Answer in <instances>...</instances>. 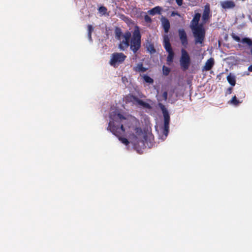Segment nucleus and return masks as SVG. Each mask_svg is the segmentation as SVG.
<instances>
[{
	"label": "nucleus",
	"instance_id": "1",
	"mask_svg": "<svg viewBox=\"0 0 252 252\" xmlns=\"http://www.w3.org/2000/svg\"><path fill=\"white\" fill-rule=\"evenodd\" d=\"M200 17L201 14L199 13H195L189 25L196 44H202L205 37L206 32L204 24L203 23L199 24Z\"/></svg>",
	"mask_w": 252,
	"mask_h": 252
},
{
	"label": "nucleus",
	"instance_id": "2",
	"mask_svg": "<svg viewBox=\"0 0 252 252\" xmlns=\"http://www.w3.org/2000/svg\"><path fill=\"white\" fill-rule=\"evenodd\" d=\"M141 35L137 27L135 29L132 33V37L130 39V49L136 54L137 52L140 49L141 46Z\"/></svg>",
	"mask_w": 252,
	"mask_h": 252
},
{
	"label": "nucleus",
	"instance_id": "3",
	"mask_svg": "<svg viewBox=\"0 0 252 252\" xmlns=\"http://www.w3.org/2000/svg\"><path fill=\"white\" fill-rule=\"evenodd\" d=\"M159 107L162 111L164 117V126L163 128V134L166 137L169 131L170 116L165 106L161 103L158 104Z\"/></svg>",
	"mask_w": 252,
	"mask_h": 252
},
{
	"label": "nucleus",
	"instance_id": "4",
	"mask_svg": "<svg viewBox=\"0 0 252 252\" xmlns=\"http://www.w3.org/2000/svg\"><path fill=\"white\" fill-rule=\"evenodd\" d=\"M126 58V56L123 53H114L111 54L109 64L114 67H118L123 63Z\"/></svg>",
	"mask_w": 252,
	"mask_h": 252
},
{
	"label": "nucleus",
	"instance_id": "5",
	"mask_svg": "<svg viewBox=\"0 0 252 252\" xmlns=\"http://www.w3.org/2000/svg\"><path fill=\"white\" fill-rule=\"evenodd\" d=\"M181 68L184 71L188 70L190 64V58L185 49H181V56L180 59Z\"/></svg>",
	"mask_w": 252,
	"mask_h": 252
},
{
	"label": "nucleus",
	"instance_id": "6",
	"mask_svg": "<svg viewBox=\"0 0 252 252\" xmlns=\"http://www.w3.org/2000/svg\"><path fill=\"white\" fill-rule=\"evenodd\" d=\"M111 124V122H110L108 124L107 130H110L117 137H119V136L123 135L125 133V129L123 125H121V126L119 127L114 125L112 126Z\"/></svg>",
	"mask_w": 252,
	"mask_h": 252
},
{
	"label": "nucleus",
	"instance_id": "7",
	"mask_svg": "<svg viewBox=\"0 0 252 252\" xmlns=\"http://www.w3.org/2000/svg\"><path fill=\"white\" fill-rule=\"evenodd\" d=\"M131 33L127 31L123 35L124 40L121 41L119 44V48L121 51H125L129 46V39L131 37Z\"/></svg>",
	"mask_w": 252,
	"mask_h": 252
},
{
	"label": "nucleus",
	"instance_id": "8",
	"mask_svg": "<svg viewBox=\"0 0 252 252\" xmlns=\"http://www.w3.org/2000/svg\"><path fill=\"white\" fill-rule=\"evenodd\" d=\"M179 36L182 45L185 47H187L188 44L187 35L185 31L182 29L178 30Z\"/></svg>",
	"mask_w": 252,
	"mask_h": 252
},
{
	"label": "nucleus",
	"instance_id": "9",
	"mask_svg": "<svg viewBox=\"0 0 252 252\" xmlns=\"http://www.w3.org/2000/svg\"><path fill=\"white\" fill-rule=\"evenodd\" d=\"M129 100L131 102H136L138 104L143 106L144 108L150 109L151 108L150 105L147 102H144L141 99H140L134 95H131L129 97Z\"/></svg>",
	"mask_w": 252,
	"mask_h": 252
},
{
	"label": "nucleus",
	"instance_id": "10",
	"mask_svg": "<svg viewBox=\"0 0 252 252\" xmlns=\"http://www.w3.org/2000/svg\"><path fill=\"white\" fill-rule=\"evenodd\" d=\"M220 5L225 10L233 9L236 6L235 2L232 0L221 1Z\"/></svg>",
	"mask_w": 252,
	"mask_h": 252
},
{
	"label": "nucleus",
	"instance_id": "11",
	"mask_svg": "<svg viewBox=\"0 0 252 252\" xmlns=\"http://www.w3.org/2000/svg\"><path fill=\"white\" fill-rule=\"evenodd\" d=\"M210 4L209 3H207L204 6V9L202 17L203 24H205L208 21L210 17L211 16V15H210Z\"/></svg>",
	"mask_w": 252,
	"mask_h": 252
},
{
	"label": "nucleus",
	"instance_id": "12",
	"mask_svg": "<svg viewBox=\"0 0 252 252\" xmlns=\"http://www.w3.org/2000/svg\"><path fill=\"white\" fill-rule=\"evenodd\" d=\"M163 46L166 52L173 51L171 44L170 43V39L167 35L164 36Z\"/></svg>",
	"mask_w": 252,
	"mask_h": 252
},
{
	"label": "nucleus",
	"instance_id": "13",
	"mask_svg": "<svg viewBox=\"0 0 252 252\" xmlns=\"http://www.w3.org/2000/svg\"><path fill=\"white\" fill-rule=\"evenodd\" d=\"M161 21L164 32L167 33L170 28L169 21L166 17H162L161 18Z\"/></svg>",
	"mask_w": 252,
	"mask_h": 252
},
{
	"label": "nucleus",
	"instance_id": "14",
	"mask_svg": "<svg viewBox=\"0 0 252 252\" xmlns=\"http://www.w3.org/2000/svg\"><path fill=\"white\" fill-rule=\"evenodd\" d=\"M215 62L213 58H211L208 59L203 67V71H209L211 70L214 65Z\"/></svg>",
	"mask_w": 252,
	"mask_h": 252
},
{
	"label": "nucleus",
	"instance_id": "15",
	"mask_svg": "<svg viewBox=\"0 0 252 252\" xmlns=\"http://www.w3.org/2000/svg\"><path fill=\"white\" fill-rule=\"evenodd\" d=\"M133 70L138 72H144L147 70V68L143 66L142 63H139L133 67Z\"/></svg>",
	"mask_w": 252,
	"mask_h": 252
},
{
	"label": "nucleus",
	"instance_id": "16",
	"mask_svg": "<svg viewBox=\"0 0 252 252\" xmlns=\"http://www.w3.org/2000/svg\"><path fill=\"white\" fill-rule=\"evenodd\" d=\"M162 8L159 6H156L148 11V13L151 15H154L156 14H160Z\"/></svg>",
	"mask_w": 252,
	"mask_h": 252
},
{
	"label": "nucleus",
	"instance_id": "17",
	"mask_svg": "<svg viewBox=\"0 0 252 252\" xmlns=\"http://www.w3.org/2000/svg\"><path fill=\"white\" fill-rule=\"evenodd\" d=\"M147 50L151 54H153L156 53V50L155 48L154 45L151 42H149L146 45Z\"/></svg>",
	"mask_w": 252,
	"mask_h": 252
},
{
	"label": "nucleus",
	"instance_id": "18",
	"mask_svg": "<svg viewBox=\"0 0 252 252\" xmlns=\"http://www.w3.org/2000/svg\"><path fill=\"white\" fill-rule=\"evenodd\" d=\"M227 80L231 86H234L235 85V84H236L235 77L234 75H231V73H230L227 76Z\"/></svg>",
	"mask_w": 252,
	"mask_h": 252
},
{
	"label": "nucleus",
	"instance_id": "19",
	"mask_svg": "<svg viewBox=\"0 0 252 252\" xmlns=\"http://www.w3.org/2000/svg\"><path fill=\"white\" fill-rule=\"evenodd\" d=\"M168 53V56L167 57V62L169 64L171 63H172L173 61V59L174 57V53L173 51H171L169 52H167Z\"/></svg>",
	"mask_w": 252,
	"mask_h": 252
},
{
	"label": "nucleus",
	"instance_id": "20",
	"mask_svg": "<svg viewBox=\"0 0 252 252\" xmlns=\"http://www.w3.org/2000/svg\"><path fill=\"white\" fill-rule=\"evenodd\" d=\"M241 42L243 43H245L248 45V46L251 48H252V40L248 37L243 38Z\"/></svg>",
	"mask_w": 252,
	"mask_h": 252
},
{
	"label": "nucleus",
	"instance_id": "21",
	"mask_svg": "<svg viewBox=\"0 0 252 252\" xmlns=\"http://www.w3.org/2000/svg\"><path fill=\"white\" fill-rule=\"evenodd\" d=\"M115 33L116 38L118 40H120L121 36L123 35H122L121 29L120 28H117L115 29Z\"/></svg>",
	"mask_w": 252,
	"mask_h": 252
},
{
	"label": "nucleus",
	"instance_id": "22",
	"mask_svg": "<svg viewBox=\"0 0 252 252\" xmlns=\"http://www.w3.org/2000/svg\"><path fill=\"white\" fill-rule=\"evenodd\" d=\"M230 102L235 105H237L239 103H242V100L240 101L239 100L237 99L236 96L234 95L230 100Z\"/></svg>",
	"mask_w": 252,
	"mask_h": 252
},
{
	"label": "nucleus",
	"instance_id": "23",
	"mask_svg": "<svg viewBox=\"0 0 252 252\" xmlns=\"http://www.w3.org/2000/svg\"><path fill=\"white\" fill-rule=\"evenodd\" d=\"M171 70H170V68L165 66V65H163V67H162V72H163V74L165 75V76H167L170 72Z\"/></svg>",
	"mask_w": 252,
	"mask_h": 252
},
{
	"label": "nucleus",
	"instance_id": "24",
	"mask_svg": "<svg viewBox=\"0 0 252 252\" xmlns=\"http://www.w3.org/2000/svg\"><path fill=\"white\" fill-rule=\"evenodd\" d=\"M134 131L136 134V135L138 136H141L143 133V131L141 128L139 127H135L134 129Z\"/></svg>",
	"mask_w": 252,
	"mask_h": 252
},
{
	"label": "nucleus",
	"instance_id": "25",
	"mask_svg": "<svg viewBox=\"0 0 252 252\" xmlns=\"http://www.w3.org/2000/svg\"><path fill=\"white\" fill-rule=\"evenodd\" d=\"M144 81L149 83H153L154 82L153 79L148 75H144Z\"/></svg>",
	"mask_w": 252,
	"mask_h": 252
},
{
	"label": "nucleus",
	"instance_id": "26",
	"mask_svg": "<svg viewBox=\"0 0 252 252\" xmlns=\"http://www.w3.org/2000/svg\"><path fill=\"white\" fill-rule=\"evenodd\" d=\"M118 137L119 140H120L123 143H124L126 145H127L129 144V142L126 138L122 137L121 136H119V137Z\"/></svg>",
	"mask_w": 252,
	"mask_h": 252
},
{
	"label": "nucleus",
	"instance_id": "27",
	"mask_svg": "<svg viewBox=\"0 0 252 252\" xmlns=\"http://www.w3.org/2000/svg\"><path fill=\"white\" fill-rule=\"evenodd\" d=\"M98 11L100 13H102V14L104 15L106 14L107 9L106 7L101 6L99 7Z\"/></svg>",
	"mask_w": 252,
	"mask_h": 252
},
{
	"label": "nucleus",
	"instance_id": "28",
	"mask_svg": "<svg viewBox=\"0 0 252 252\" xmlns=\"http://www.w3.org/2000/svg\"><path fill=\"white\" fill-rule=\"evenodd\" d=\"M231 36L232 38L236 41L237 42H240L242 40H241V38L239 36L236 35L235 33H232Z\"/></svg>",
	"mask_w": 252,
	"mask_h": 252
},
{
	"label": "nucleus",
	"instance_id": "29",
	"mask_svg": "<svg viewBox=\"0 0 252 252\" xmlns=\"http://www.w3.org/2000/svg\"><path fill=\"white\" fill-rule=\"evenodd\" d=\"M144 20L147 23H151L152 21L151 17L148 15H145L144 16Z\"/></svg>",
	"mask_w": 252,
	"mask_h": 252
},
{
	"label": "nucleus",
	"instance_id": "30",
	"mask_svg": "<svg viewBox=\"0 0 252 252\" xmlns=\"http://www.w3.org/2000/svg\"><path fill=\"white\" fill-rule=\"evenodd\" d=\"M237 95L241 98H243L245 97V93L243 91L241 90L239 92L238 94H237Z\"/></svg>",
	"mask_w": 252,
	"mask_h": 252
},
{
	"label": "nucleus",
	"instance_id": "31",
	"mask_svg": "<svg viewBox=\"0 0 252 252\" xmlns=\"http://www.w3.org/2000/svg\"><path fill=\"white\" fill-rule=\"evenodd\" d=\"M88 33H92L94 30V27L91 25H88Z\"/></svg>",
	"mask_w": 252,
	"mask_h": 252
},
{
	"label": "nucleus",
	"instance_id": "32",
	"mask_svg": "<svg viewBox=\"0 0 252 252\" xmlns=\"http://www.w3.org/2000/svg\"><path fill=\"white\" fill-rule=\"evenodd\" d=\"M167 95H168V94H167V92L166 91L164 92L162 94V96L164 100H166V99L167 98Z\"/></svg>",
	"mask_w": 252,
	"mask_h": 252
},
{
	"label": "nucleus",
	"instance_id": "33",
	"mask_svg": "<svg viewBox=\"0 0 252 252\" xmlns=\"http://www.w3.org/2000/svg\"><path fill=\"white\" fill-rule=\"evenodd\" d=\"M118 118L120 119V120H126V118L125 117H124L123 115H122L120 113H118V115H117Z\"/></svg>",
	"mask_w": 252,
	"mask_h": 252
},
{
	"label": "nucleus",
	"instance_id": "34",
	"mask_svg": "<svg viewBox=\"0 0 252 252\" xmlns=\"http://www.w3.org/2000/svg\"><path fill=\"white\" fill-rule=\"evenodd\" d=\"M176 2L178 6H181L183 4V0H176Z\"/></svg>",
	"mask_w": 252,
	"mask_h": 252
},
{
	"label": "nucleus",
	"instance_id": "35",
	"mask_svg": "<svg viewBox=\"0 0 252 252\" xmlns=\"http://www.w3.org/2000/svg\"><path fill=\"white\" fill-rule=\"evenodd\" d=\"M232 92V88L231 87H229L227 89L226 94H231Z\"/></svg>",
	"mask_w": 252,
	"mask_h": 252
},
{
	"label": "nucleus",
	"instance_id": "36",
	"mask_svg": "<svg viewBox=\"0 0 252 252\" xmlns=\"http://www.w3.org/2000/svg\"><path fill=\"white\" fill-rule=\"evenodd\" d=\"M171 15L172 16H175V15L180 16V14L178 13V12H176V11H173V12L171 13Z\"/></svg>",
	"mask_w": 252,
	"mask_h": 252
},
{
	"label": "nucleus",
	"instance_id": "37",
	"mask_svg": "<svg viewBox=\"0 0 252 252\" xmlns=\"http://www.w3.org/2000/svg\"><path fill=\"white\" fill-rule=\"evenodd\" d=\"M88 37L90 41H92V33H88Z\"/></svg>",
	"mask_w": 252,
	"mask_h": 252
},
{
	"label": "nucleus",
	"instance_id": "38",
	"mask_svg": "<svg viewBox=\"0 0 252 252\" xmlns=\"http://www.w3.org/2000/svg\"><path fill=\"white\" fill-rule=\"evenodd\" d=\"M248 70L250 72H252V64L249 66Z\"/></svg>",
	"mask_w": 252,
	"mask_h": 252
},
{
	"label": "nucleus",
	"instance_id": "39",
	"mask_svg": "<svg viewBox=\"0 0 252 252\" xmlns=\"http://www.w3.org/2000/svg\"><path fill=\"white\" fill-rule=\"evenodd\" d=\"M249 19H250V20L251 21V22L252 23V17L251 16H249Z\"/></svg>",
	"mask_w": 252,
	"mask_h": 252
},
{
	"label": "nucleus",
	"instance_id": "40",
	"mask_svg": "<svg viewBox=\"0 0 252 252\" xmlns=\"http://www.w3.org/2000/svg\"><path fill=\"white\" fill-rule=\"evenodd\" d=\"M137 55H135V59L137 58Z\"/></svg>",
	"mask_w": 252,
	"mask_h": 252
}]
</instances>
